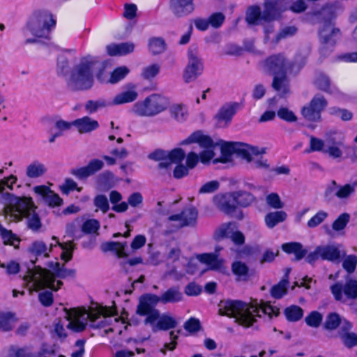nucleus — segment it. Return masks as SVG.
<instances>
[{
	"mask_svg": "<svg viewBox=\"0 0 357 357\" xmlns=\"http://www.w3.org/2000/svg\"><path fill=\"white\" fill-rule=\"evenodd\" d=\"M75 275V271L74 269L65 268L64 266H60L56 273H52L47 268L35 266L33 268H28L24 280L29 283H32L29 289L31 294L33 291H38L45 288L52 291H57L63 284V282L59 280H56V278L65 279L73 278Z\"/></svg>",
	"mask_w": 357,
	"mask_h": 357,
	"instance_id": "obj_1",
	"label": "nucleus"
},
{
	"mask_svg": "<svg viewBox=\"0 0 357 357\" xmlns=\"http://www.w3.org/2000/svg\"><path fill=\"white\" fill-rule=\"evenodd\" d=\"M98 63V59L91 54L74 59L66 79L68 87L75 91L90 89L94 82L93 69Z\"/></svg>",
	"mask_w": 357,
	"mask_h": 357,
	"instance_id": "obj_2",
	"label": "nucleus"
},
{
	"mask_svg": "<svg viewBox=\"0 0 357 357\" xmlns=\"http://www.w3.org/2000/svg\"><path fill=\"white\" fill-rule=\"evenodd\" d=\"M183 298L182 292L176 287L168 289L160 296L148 294L140 298L136 312L140 316H146L145 324H153L159 318V310L155 308L158 303H177Z\"/></svg>",
	"mask_w": 357,
	"mask_h": 357,
	"instance_id": "obj_3",
	"label": "nucleus"
},
{
	"mask_svg": "<svg viewBox=\"0 0 357 357\" xmlns=\"http://www.w3.org/2000/svg\"><path fill=\"white\" fill-rule=\"evenodd\" d=\"M219 312L235 319V321L244 327H250L256 321L255 317H260L257 301L248 303L241 301H222L219 304Z\"/></svg>",
	"mask_w": 357,
	"mask_h": 357,
	"instance_id": "obj_4",
	"label": "nucleus"
},
{
	"mask_svg": "<svg viewBox=\"0 0 357 357\" xmlns=\"http://www.w3.org/2000/svg\"><path fill=\"white\" fill-rule=\"evenodd\" d=\"M35 208L36 206L31 198L17 197L11 204L8 213L10 220L20 221L25 218L28 228L36 231L41 227V222Z\"/></svg>",
	"mask_w": 357,
	"mask_h": 357,
	"instance_id": "obj_5",
	"label": "nucleus"
},
{
	"mask_svg": "<svg viewBox=\"0 0 357 357\" xmlns=\"http://www.w3.org/2000/svg\"><path fill=\"white\" fill-rule=\"evenodd\" d=\"M116 314V310L115 308L101 306L98 307V313H87L84 310L75 309L66 310L65 317L68 321V328L74 332H81L85 329L88 320L95 321L100 315L106 317Z\"/></svg>",
	"mask_w": 357,
	"mask_h": 357,
	"instance_id": "obj_6",
	"label": "nucleus"
},
{
	"mask_svg": "<svg viewBox=\"0 0 357 357\" xmlns=\"http://www.w3.org/2000/svg\"><path fill=\"white\" fill-rule=\"evenodd\" d=\"M55 25L56 20L52 13L41 10L33 13L27 23V28L33 36L47 38Z\"/></svg>",
	"mask_w": 357,
	"mask_h": 357,
	"instance_id": "obj_7",
	"label": "nucleus"
},
{
	"mask_svg": "<svg viewBox=\"0 0 357 357\" xmlns=\"http://www.w3.org/2000/svg\"><path fill=\"white\" fill-rule=\"evenodd\" d=\"M169 105L168 100L158 94H152L144 100L134 104L132 111L139 116H153L165 111Z\"/></svg>",
	"mask_w": 357,
	"mask_h": 357,
	"instance_id": "obj_8",
	"label": "nucleus"
},
{
	"mask_svg": "<svg viewBox=\"0 0 357 357\" xmlns=\"http://www.w3.org/2000/svg\"><path fill=\"white\" fill-rule=\"evenodd\" d=\"M184 143H197L202 149L199 153V160L203 164H207L215 156L214 149L216 144L212 139L200 132L191 135Z\"/></svg>",
	"mask_w": 357,
	"mask_h": 357,
	"instance_id": "obj_9",
	"label": "nucleus"
},
{
	"mask_svg": "<svg viewBox=\"0 0 357 357\" xmlns=\"http://www.w3.org/2000/svg\"><path fill=\"white\" fill-rule=\"evenodd\" d=\"M331 291L337 301L345 303L347 300H356L357 298V280L347 277L344 284L337 282L331 286Z\"/></svg>",
	"mask_w": 357,
	"mask_h": 357,
	"instance_id": "obj_10",
	"label": "nucleus"
},
{
	"mask_svg": "<svg viewBox=\"0 0 357 357\" xmlns=\"http://www.w3.org/2000/svg\"><path fill=\"white\" fill-rule=\"evenodd\" d=\"M292 66V62L282 54L271 55L264 62L265 70L273 76L287 74L291 70Z\"/></svg>",
	"mask_w": 357,
	"mask_h": 357,
	"instance_id": "obj_11",
	"label": "nucleus"
},
{
	"mask_svg": "<svg viewBox=\"0 0 357 357\" xmlns=\"http://www.w3.org/2000/svg\"><path fill=\"white\" fill-rule=\"evenodd\" d=\"M188 62L184 70L183 79L185 82L190 83L197 79L203 70V63L197 52L190 50L188 52Z\"/></svg>",
	"mask_w": 357,
	"mask_h": 357,
	"instance_id": "obj_12",
	"label": "nucleus"
},
{
	"mask_svg": "<svg viewBox=\"0 0 357 357\" xmlns=\"http://www.w3.org/2000/svg\"><path fill=\"white\" fill-rule=\"evenodd\" d=\"M326 105V99L323 96L317 94L313 97L307 105L303 107L302 114L307 121H318L321 119V112Z\"/></svg>",
	"mask_w": 357,
	"mask_h": 357,
	"instance_id": "obj_13",
	"label": "nucleus"
},
{
	"mask_svg": "<svg viewBox=\"0 0 357 357\" xmlns=\"http://www.w3.org/2000/svg\"><path fill=\"white\" fill-rule=\"evenodd\" d=\"M238 153L241 158L245 160L248 162H252L255 167L264 169H268L269 165L267 160H264L261 155L264 153V151H260L257 147L245 144L238 149Z\"/></svg>",
	"mask_w": 357,
	"mask_h": 357,
	"instance_id": "obj_14",
	"label": "nucleus"
},
{
	"mask_svg": "<svg viewBox=\"0 0 357 357\" xmlns=\"http://www.w3.org/2000/svg\"><path fill=\"white\" fill-rule=\"evenodd\" d=\"M197 211L193 207H190L184 209L180 213L170 215L168 220L176 222L178 227H195L197 224Z\"/></svg>",
	"mask_w": 357,
	"mask_h": 357,
	"instance_id": "obj_15",
	"label": "nucleus"
},
{
	"mask_svg": "<svg viewBox=\"0 0 357 357\" xmlns=\"http://www.w3.org/2000/svg\"><path fill=\"white\" fill-rule=\"evenodd\" d=\"M286 0H277L275 1H266L264 9L261 14V20L271 22L278 19L281 12L287 10Z\"/></svg>",
	"mask_w": 357,
	"mask_h": 357,
	"instance_id": "obj_16",
	"label": "nucleus"
},
{
	"mask_svg": "<svg viewBox=\"0 0 357 357\" xmlns=\"http://www.w3.org/2000/svg\"><path fill=\"white\" fill-rule=\"evenodd\" d=\"M213 203L220 211L227 215L231 214L236 209L233 192L217 194L213 197Z\"/></svg>",
	"mask_w": 357,
	"mask_h": 357,
	"instance_id": "obj_17",
	"label": "nucleus"
},
{
	"mask_svg": "<svg viewBox=\"0 0 357 357\" xmlns=\"http://www.w3.org/2000/svg\"><path fill=\"white\" fill-rule=\"evenodd\" d=\"M169 8L175 17H182L194 11V0H169Z\"/></svg>",
	"mask_w": 357,
	"mask_h": 357,
	"instance_id": "obj_18",
	"label": "nucleus"
},
{
	"mask_svg": "<svg viewBox=\"0 0 357 357\" xmlns=\"http://www.w3.org/2000/svg\"><path fill=\"white\" fill-rule=\"evenodd\" d=\"M340 30L334 27L331 22L326 23L320 31L319 35L323 43L321 52L324 54V51L327 48V45H334L335 41L334 37L338 35Z\"/></svg>",
	"mask_w": 357,
	"mask_h": 357,
	"instance_id": "obj_19",
	"label": "nucleus"
},
{
	"mask_svg": "<svg viewBox=\"0 0 357 357\" xmlns=\"http://www.w3.org/2000/svg\"><path fill=\"white\" fill-rule=\"evenodd\" d=\"M341 247V245L335 244L319 245L321 259L329 261H339L342 257L346 256L345 252L340 250Z\"/></svg>",
	"mask_w": 357,
	"mask_h": 357,
	"instance_id": "obj_20",
	"label": "nucleus"
},
{
	"mask_svg": "<svg viewBox=\"0 0 357 357\" xmlns=\"http://www.w3.org/2000/svg\"><path fill=\"white\" fill-rule=\"evenodd\" d=\"M103 166L104 162L102 160L93 159L86 166L73 169L72 174L79 178H85L100 170Z\"/></svg>",
	"mask_w": 357,
	"mask_h": 357,
	"instance_id": "obj_21",
	"label": "nucleus"
},
{
	"mask_svg": "<svg viewBox=\"0 0 357 357\" xmlns=\"http://www.w3.org/2000/svg\"><path fill=\"white\" fill-rule=\"evenodd\" d=\"M335 134V132H329L326 134L327 138L324 153L333 158H339L342 155L341 147L343 146V143L340 140H335V138L333 137Z\"/></svg>",
	"mask_w": 357,
	"mask_h": 357,
	"instance_id": "obj_22",
	"label": "nucleus"
},
{
	"mask_svg": "<svg viewBox=\"0 0 357 357\" xmlns=\"http://www.w3.org/2000/svg\"><path fill=\"white\" fill-rule=\"evenodd\" d=\"M271 86L281 98H285L291 93L289 79L287 74L273 76Z\"/></svg>",
	"mask_w": 357,
	"mask_h": 357,
	"instance_id": "obj_23",
	"label": "nucleus"
},
{
	"mask_svg": "<svg viewBox=\"0 0 357 357\" xmlns=\"http://www.w3.org/2000/svg\"><path fill=\"white\" fill-rule=\"evenodd\" d=\"M34 192L43 197L44 202L50 206H59L63 203V200L57 194L50 190L45 185L36 186Z\"/></svg>",
	"mask_w": 357,
	"mask_h": 357,
	"instance_id": "obj_24",
	"label": "nucleus"
},
{
	"mask_svg": "<svg viewBox=\"0 0 357 357\" xmlns=\"http://www.w3.org/2000/svg\"><path fill=\"white\" fill-rule=\"evenodd\" d=\"M197 259L200 262L208 265V268L211 270L222 271L225 269L224 267V259L218 258L216 254H202L197 257Z\"/></svg>",
	"mask_w": 357,
	"mask_h": 357,
	"instance_id": "obj_25",
	"label": "nucleus"
},
{
	"mask_svg": "<svg viewBox=\"0 0 357 357\" xmlns=\"http://www.w3.org/2000/svg\"><path fill=\"white\" fill-rule=\"evenodd\" d=\"M351 328V324L348 321L344 319L342 325L338 332V335L344 344L349 348L357 344V335L350 332Z\"/></svg>",
	"mask_w": 357,
	"mask_h": 357,
	"instance_id": "obj_26",
	"label": "nucleus"
},
{
	"mask_svg": "<svg viewBox=\"0 0 357 357\" xmlns=\"http://www.w3.org/2000/svg\"><path fill=\"white\" fill-rule=\"evenodd\" d=\"M244 144L237 145L231 142L224 143L220 148L221 156L213 160L214 163L222 162L226 163L230 161L231 157L234 153H236L239 157L238 149H240Z\"/></svg>",
	"mask_w": 357,
	"mask_h": 357,
	"instance_id": "obj_27",
	"label": "nucleus"
},
{
	"mask_svg": "<svg viewBox=\"0 0 357 357\" xmlns=\"http://www.w3.org/2000/svg\"><path fill=\"white\" fill-rule=\"evenodd\" d=\"M73 124L77 128L80 134L92 132L99 126L97 121L93 120L89 116L77 119L73 121Z\"/></svg>",
	"mask_w": 357,
	"mask_h": 357,
	"instance_id": "obj_28",
	"label": "nucleus"
},
{
	"mask_svg": "<svg viewBox=\"0 0 357 357\" xmlns=\"http://www.w3.org/2000/svg\"><path fill=\"white\" fill-rule=\"evenodd\" d=\"M138 97V93L134 85H130L128 90L123 91L112 100V104L114 105H122L135 101Z\"/></svg>",
	"mask_w": 357,
	"mask_h": 357,
	"instance_id": "obj_29",
	"label": "nucleus"
},
{
	"mask_svg": "<svg viewBox=\"0 0 357 357\" xmlns=\"http://www.w3.org/2000/svg\"><path fill=\"white\" fill-rule=\"evenodd\" d=\"M156 321H158L156 324L155 322L153 324H151L153 331H157L158 330L167 331L175 328L177 325L176 319L167 314L160 316L159 313V318Z\"/></svg>",
	"mask_w": 357,
	"mask_h": 357,
	"instance_id": "obj_30",
	"label": "nucleus"
},
{
	"mask_svg": "<svg viewBox=\"0 0 357 357\" xmlns=\"http://www.w3.org/2000/svg\"><path fill=\"white\" fill-rule=\"evenodd\" d=\"M282 249L287 254H294L296 261L301 260L307 255V250L303 248L301 243L298 242L284 243Z\"/></svg>",
	"mask_w": 357,
	"mask_h": 357,
	"instance_id": "obj_31",
	"label": "nucleus"
},
{
	"mask_svg": "<svg viewBox=\"0 0 357 357\" xmlns=\"http://www.w3.org/2000/svg\"><path fill=\"white\" fill-rule=\"evenodd\" d=\"M126 243L109 241L101 244V250L104 252L114 251L120 258L126 257L128 255L124 252Z\"/></svg>",
	"mask_w": 357,
	"mask_h": 357,
	"instance_id": "obj_32",
	"label": "nucleus"
},
{
	"mask_svg": "<svg viewBox=\"0 0 357 357\" xmlns=\"http://www.w3.org/2000/svg\"><path fill=\"white\" fill-rule=\"evenodd\" d=\"M167 161L161 162L158 166L160 168H167L172 163H181L184 159L185 153L181 149H175L170 152H167Z\"/></svg>",
	"mask_w": 357,
	"mask_h": 357,
	"instance_id": "obj_33",
	"label": "nucleus"
},
{
	"mask_svg": "<svg viewBox=\"0 0 357 357\" xmlns=\"http://www.w3.org/2000/svg\"><path fill=\"white\" fill-rule=\"evenodd\" d=\"M233 195L235 199L236 207H237V206L246 207L255 201V196L246 191H234L233 192Z\"/></svg>",
	"mask_w": 357,
	"mask_h": 357,
	"instance_id": "obj_34",
	"label": "nucleus"
},
{
	"mask_svg": "<svg viewBox=\"0 0 357 357\" xmlns=\"http://www.w3.org/2000/svg\"><path fill=\"white\" fill-rule=\"evenodd\" d=\"M238 107V103H233L225 107H222L218 113L216 114L215 118L218 121H225L226 123H229L233 116L235 114Z\"/></svg>",
	"mask_w": 357,
	"mask_h": 357,
	"instance_id": "obj_35",
	"label": "nucleus"
},
{
	"mask_svg": "<svg viewBox=\"0 0 357 357\" xmlns=\"http://www.w3.org/2000/svg\"><path fill=\"white\" fill-rule=\"evenodd\" d=\"M46 170L45 165L38 161H34L26 167V175L31 178H36L42 176Z\"/></svg>",
	"mask_w": 357,
	"mask_h": 357,
	"instance_id": "obj_36",
	"label": "nucleus"
},
{
	"mask_svg": "<svg viewBox=\"0 0 357 357\" xmlns=\"http://www.w3.org/2000/svg\"><path fill=\"white\" fill-rule=\"evenodd\" d=\"M17 321L15 314L14 313L0 312V330L2 331H11L15 323Z\"/></svg>",
	"mask_w": 357,
	"mask_h": 357,
	"instance_id": "obj_37",
	"label": "nucleus"
},
{
	"mask_svg": "<svg viewBox=\"0 0 357 357\" xmlns=\"http://www.w3.org/2000/svg\"><path fill=\"white\" fill-rule=\"evenodd\" d=\"M289 282L287 279H282L278 284L273 285L270 294L275 299H280L287 293V289Z\"/></svg>",
	"mask_w": 357,
	"mask_h": 357,
	"instance_id": "obj_38",
	"label": "nucleus"
},
{
	"mask_svg": "<svg viewBox=\"0 0 357 357\" xmlns=\"http://www.w3.org/2000/svg\"><path fill=\"white\" fill-rule=\"evenodd\" d=\"M171 116L178 122L185 121L188 116L186 107L182 104L174 105L170 107Z\"/></svg>",
	"mask_w": 357,
	"mask_h": 357,
	"instance_id": "obj_39",
	"label": "nucleus"
},
{
	"mask_svg": "<svg viewBox=\"0 0 357 357\" xmlns=\"http://www.w3.org/2000/svg\"><path fill=\"white\" fill-rule=\"evenodd\" d=\"M233 273L238 277V280H246L248 278L249 268L248 266L240 261H234L231 265Z\"/></svg>",
	"mask_w": 357,
	"mask_h": 357,
	"instance_id": "obj_40",
	"label": "nucleus"
},
{
	"mask_svg": "<svg viewBox=\"0 0 357 357\" xmlns=\"http://www.w3.org/2000/svg\"><path fill=\"white\" fill-rule=\"evenodd\" d=\"M284 313L287 319L292 322L300 320L303 316V309L295 305L285 308Z\"/></svg>",
	"mask_w": 357,
	"mask_h": 357,
	"instance_id": "obj_41",
	"label": "nucleus"
},
{
	"mask_svg": "<svg viewBox=\"0 0 357 357\" xmlns=\"http://www.w3.org/2000/svg\"><path fill=\"white\" fill-rule=\"evenodd\" d=\"M343 321L337 313L332 312L326 317L324 327L326 330L333 331L339 326L341 327Z\"/></svg>",
	"mask_w": 357,
	"mask_h": 357,
	"instance_id": "obj_42",
	"label": "nucleus"
},
{
	"mask_svg": "<svg viewBox=\"0 0 357 357\" xmlns=\"http://www.w3.org/2000/svg\"><path fill=\"white\" fill-rule=\"evenodd\" d=\"M149 49L153 54L162 53L166 49V44L162 38H151L149 40Z\"/></svg>",
	"mask_w": 357,
	"mask_h": 357,
	"instance_id": "obj_43",
	"label": "nucleus"
},
{
	"mask_svg": "<svg viewBox=\"0 0 357 357\" xmlns=\"http://www.w3.org/2000/svg\"><path fill=\"white\" fill-rule=\"evenodd\" d=\"M287 214L284 211H276L268 213L265 217V221L268 227H273L280 222L284 221Z\"/></svg>",
	"mask_w": 357,
	"mask_h": 357,
	"instance_id": "obj_44",
	"label": "nucleus"
},
{
	"mask_svg": "<svg viewBox=\"0 0 357 357\" xmlns=\"http://www.w3.org/2000/svg\"><path fill=\"white\" fill-rule=\"evenodd\" d=\"M130 72V70L126 66H120L115 68L109 74V84H116L122 80Z\"/></svg>",
	"mask_w": 357,
	"mask_h": 357,
	"instance_id": "obj_45",
	"label": "nucleus"
},
{
	"mask_svg": "<svg viewBox=\"0 0 357 357\" xmlns=\"http://www.w3.org/2000/svg\"><path fill=\"white\" fill-rule=\"evenodd\" d=\"M261 14L259 6H251L248 9L245 20L250 24H256L259 20H262Z\"/></svg>",
	"mask_w": 357,
	"mask_h": 357,
	"instance_id": "obj_46",
	"label": "nucleus"
},
{
	"mask_svg": "<svg viewBox=\"0 0 357 357\" xmlns=\"http://www.w3.org/2000/svg\"><path fill=\"white\" fill-rule=\"evenodd\" d=\"M356 186V183L339 186L335 192V196L339 199H347L355 192Z\"/></svg>",
	"mask_w": 357,
	"mask_h": 357,
	"instance_id": "obj_47",
	"label": "nucleus"
},
{
	"mask_svg": "<svg viewBox=\"0 0 357 357\" xmlns=\"http://www.w3.org/2000/svg\"><path fill=\"white\" fill-rule=\"evenodd\" d=\"M6 357H38L33 355L27 348H20L16 346L11 347Z\"/></svg>",
	"mask_w": 357,
	"mask_h": 357,
	"instance_id": "obj_48",
	"label": "nucleus"
},
{
	"mask_svg": "<svg viewBox=\"0 0 357 357\" xmlns=\"http://www.w3.org/2000/svg\"><path fill=\"white\" fill-rule=\"evenodd\" d=\"M0 236L4 244H9L16 247L15 242H19L18 238L10 231L4 228L0 223Z\"/></svg>",
	"mask_w": 357,
	"mask_h": 357,
	"instance_id": "obj_49",
	"label": "nucleus"
},
{
	"mask_svg": "<svg viewBox=\"0 0 357 357\" xmlns=\"http://www.w3.org/2000/svg\"><path fill=\"white\" fill-rule=\"evenodd\" d=\"M350 220V215L347 213H342L338 218L333 222L332 229L333 231H342L348 224Z\"/></svg>",
	"mask_w": 357,
	"mask_h": 357,
	"instance_id": "obj_50",
	"label": "nucleus"
},
{
	"mask_svg": "<svg viewBox=\"0 0 357 357\" xmlns=\"http://www.w3.org/2000/svg\"><path fill=\"white\" fill-rule=\"evenodd\" d=\"M314 84L319 90L328 92L330 89L331 81L327 75L319 73L314 79Z\"/></svg>",
	"mask_w": 357,
	"mask_h": 357,
	"instance_id": "obj_51",
	"label": "nucleus"
},
{
	"mask_svg": "<svg viewBox=\"0 0 357 357\" xmlns=\"http://www.w3.org/2000/svg\"><path fill=\"white\" fill-rule=\"evenodd\" d=\"M93 204L96 207V211L100 210L103 213L107 212L109 204L107 197L104 195H98L93 199Z\"/></svg>",
	"mask_w": 357,
	"mask_h": 357,
	"instance_id": "obj_52",
	"label": "nucleus"
},
{
	"mask_svg": "<svg viewBox=\"0 0 357 357\" xmlns=\"http://www.w3.org/2000/svg\"><path fill=\"white\" fill-rule=\"evenodd\" d=\"M47 245L43 241H36L33 243L29 248V251L31 253L36 256L44 255L45 257H48L49 253L47 252Z\"/></svg>",
	"mask_w": 357,
	"mask_h": 357,
	"instance_id": "obj_53",
	"label": "nucleus"
},
{
	"mask_svg": "<svg viewBox=\"0 0 357 357\" xmlns=\"http://www.w3.org/2000/svg\"><path fill=\"white\" fill-rule=\"evenodd\" d=\"M137 12V6L135 3H126L123 5L122 16L128 20H132L136 18Z\"/></svg>",
	"mask_w": 357,
	"mask_h": 357,
	"instance_id": "obj_54",
	"label": "nucleus"
},
{
	"mask_svg": "<svg viewBox=\"0 0 357 357\" xmlns=\"http://www.w3.org/2000/svg\"><path fill=\"white\" fill-rule=\"evenodd\" d=\"M296 28L294 26H287L282 29L278 34L275 36L271 40V43L275 45L280 42V40L287 37L293 36L296 32Z\"/></svg>",
	"mask_w": 357,
	"mask_h": 357,
	"instance_id": "obj_55",
	"label": "nucleus"
},
{
	"mask_svg": "<svg viewBox=\"0 0 357 357\" xmlns=\"http://www.w3.org/2000/svg\"><path fill=\"white\" fill-rule=\"evenodd\" d=\"M53 240H55L56 241V243L59 245V246L63 250V252L61 253V258L66 261H68L71 259L72 255H73V250L74 249L73 245L72 242H68L65 243H60L58 241H56V237L52 238Z\"/></svg>",
	"mask_w": 357,
	"mask_h": 357,
	"instance_id": "obj_56",
	"label": "nucleus"
},
{
	"mask_svg": "<svg viewBox=\"0 0 357 357\" xmlns=\"http://www.w3.org/2000/svg\"><path fill=\"white\" fill-rule=\"evenodd\" d=\"M357 265V257L350 255L345 257L342 262L343 268L349 274L354 273Z\"/></svg>",
	"mask_w": 357,
	"mask_h": 357,
	"instance_id": "obj_57",
	"label": "nucleus"
},
{
	"mask_svg": "<svg viewBox=\"0 0 357 357\" xmlns=\"http://www.w3.org/2000/svg\"><path fill=\"white\" fill-rule=\"evenodd\" d=\"M160 70V66L159 64L153 63L143 69L142 76L146 79H151L159 73Z\"/></svg>",
	"mask_w": 357,
	"mask_h": 357,
	"instance_id": "obj_58",
	"label": "nucleus"
},
{
	"mask_svg": "<svg viewBox=\"0 0 357 357\" xmlns=\"http://www.w3.org/2000/svg\"><path fill=\"white\" fill-rule=\"evenodd\" d=\"M327 217L328 213L326 212L319 211L308 220L307 225L310 228L316 227L323 222Z\"/></svg>",
	"mask_w": 357,
	"mask_h": 357,
	"instance_id": "obj_59",
	"label": "nucleus"
},
{
	"mask_svg": "<svg viewBox=\"0 0 357 357\" xmlns=\"http://www.w3.org/2000/svg\"><path fill=\"white\" fill-rule=\"evenodd\" d=\"M266 204L271 208L280 209L283 208L284 204L277 193L272 192L266 197Z\"/></svg>",
	"mask_w": 357,
	"mask_h": 357,
	"instance_id": "obj_60",
	"label": "nucleus"
},
{
	"mask_svg": "<svg viewBox=\"0 0 357 357\" xmlns=\"http://www.w3.org/2000/svg\"><path fill=\"white\" fill-rule=\"evenodd\" d=\"M305 321L309 326L317 328L322 321V315L317 311H313L305 318Z\"/></svg>",
	"mask_w": 357,
	"mask_h": 357,
	"instance_id": "obj_61",
	"label": "nucleus"
},
{
	"mask_svg": "<svg viewBox=\"0 0 357 357\" xmlns=\"http://www.w3.org/2000/svg\"><path fill=\"white\" fill-rule=\"evenodd\" d=\"M99 228V222L95 219H91L84 222L82 230L85 234H92L97 232Z\"/></svg>",
	"mask_w": 357,
	"mask_h": 357,
	"instance_id": "obj_62",
	"label": "nucleus"
},
{
	"mask_svg": "<svg viewBox=\"0 0 357 357\" xmlns=\"http://www.w3.org/2000/svg\"><path fill=\"white\" fill-rule=\"evenodd\" d=\"M107 105V102L102 100H98L96 101L89 100L85 105L86 110L91 114L96 112L100 108H103Z\"/></svg>",
	"mask_w": 357,
	"mask_h": 357,
	"instance_id": "obj_63",
	"label": "nucleus"
},
{
	"mask_svg": "<svg viewBox=\"0 0 357 357\" xmlns=\"http://www.w3.org/2000/svg\"><path fill=\"white\" fill-rule=\"evenodd\" d=\"M40 303L45 307H49L53 303V294L52 291L45 290L38 294Z\"/></svg>",
	"mask_w": 357,
	"mask_h": 357,
	"instance_id": "obj_64",
	"label": "nucleus"
}]
</instances>
